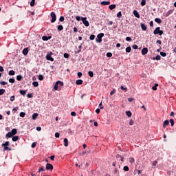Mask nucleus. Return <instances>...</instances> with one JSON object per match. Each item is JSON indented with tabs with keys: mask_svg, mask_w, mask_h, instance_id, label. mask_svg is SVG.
Here are the masks:
<instances>
[{
	"mask_svg": "<svg viewBox=\"0 0 176 176\" xmlns=\"http://www.w3.org/2000/svg\"><path fill=\"white\" fill-rule=\"evenodd\" d=\"M64 86V83L60 80L57 81L54 85V90H61V87Z\"/></svg>",
	"mask_w": 176,
	"mask_h": 176,
	"instance_id": "f257e3e1",
	"label": "nucleus"
},
{
	"mask_svg": "<svg viewBox=\"0 0 176 176\" xmlns=\"http://www.w3.org/2000/svg\"><path fill=\"white\" fill-rule=\"evenodd\" d=\"M154 35L160 34L162 36L163 34V30H160V27H157L155 30L153 31Z\"/></svg>",
	"mask_w": 176,
	"mask_h": 176,
	"instance_id": "f03ea898",
	"label": "nucleus"
},
{
	"mask_svg": "<svg viewBox=\"0 0 176 176\" xmlns=\"http://www.w3.org/2000/svg\"><path fill=\"white\" fill-rule=\"evenodd\" d=\"M104 36V33H100L99 34H98L97 36V38H96V42H98V43H101V42H102V38Z\"/></svg>",
	"mask_w": 176,
	"mask_h": 176,
	"instance_id": "7ed1b4c3",
	"label": "nucleus"
},
{
	"mask_svg": "<svg viewBox=\"0 0 176 176\" xmlns=\"http://www.w3.org/2000/svg\"><path fill=\"white\" fill-rule=\"evenodd\" d=\"M50 16L52 17L51 23H56V20H57V16H56V13H54V12H52Z\"/></svg>",
	"mask_w": 176,
	"mask_h": 176,
	"instance_id": "20e7f679",
	"label": "nucleus"
},
{
	"mask_svg": "<svg viewBox=\"0 0 176 176\" xmlns=\"http://www.w3.org/2000/svg\"><path fill=\"white\" fill-rule=\"evenodd\" d=\"M81 20L84 24V25H85V27H89V25H90V23H89V21H87V18L86 17H82Z\"/></svg>",
	"mask_w": 176,
	"mask_h": 176,
	"instance_id": "39448f33",
	"label": "nucleus"
},
{
	"mask_svg": "<svg viewBox=\"0 0 176 176\" xmlns=\"http://www.w3.org/2000/svg\"><path fill=\"white\" fill-rule=\"evenodd\" d=\"M52 54H53L52 52H50V54H47L46 60H47L48 61H54V58H53V57H52Z\"/></svg>",
	"mask_w": 176,
	"mask_h": 176,
	"instance_id": "423d86ee",
	"label": "nucleus"
},
{
	"mask_svg": "<svg viewBox=\"0 0 176 176\" xmlns=\"http://www.w3.org/2000/svg\"><path fill=\"white\" fill-rule=\"evenodd\" d=\"M46 170H53V165L52 164L47 163L46 164Z\"/></svg>",
	"mask_w": 176,
	"mask_h": 176,
	"instance_id": "0eeeda50",
	"label": "nucleus"
},
{
	"mask_svg": "<svg viewBox=\"0 0 176 176\" xmlns=\"http://www.w3.org/2000/svg\"><path fill=\"white\" fill-rule=\"evenodd\" d=\"M142 56H145V54H148V48L144 47L142 50Z\"/></svg>",
	"mask_w": 176,
	"mask_h": 176,
	"instance_id": "6e6552de",
	"label": "nucleus"
},
{
	"mask_svg": "<svg viewBox=\"0 0 176 176\" xmlns=\"http://www.w3.org/2000/svg\"><path fill=\"white\" fill-rule=\"evenodd\" d=\"M42 39H43V41H49V40L52 39V36H43L42 37Z\"/></svg>",
	"mask_w": 176,
	"mask_h": 176,
	"instance_id": "1a4fd4ad",
	"label": "nucleus"
},
{
	"mask_svg": "<svg viewBox=\"0 0 176 176\" xmlns=\"http://www.w3.org/2000/svg\"><path fill=\"white\" fill-rule=\"evenodd\" d=\"M133 14L135 17H137V19H140V14L138 13V11L137 10H133Z\"/></svg>",
	"mask_w": 176,
	"mask_h": 176,
	"instance_id": "9d476101",
	"label": "nucleus"
},
{
	"mask_svg": "<svg viewBox=\"0 0 176 176\" xmlns=\"http://www.w3.org/2000/svg\"><path fill=\"white\" fill-rule=\"evenodd\" d=\"M140 25H141V28L143 31H146V30L148 29L146 25L144 23H141Z\"/></svg>",
	"mask_w": 176,
	"mask_h": 176,
	"instance_id": "9b49d317",
	"label": "nucleus"
},
{
	"mask_svg": "<svg viewBox=\"0 0 176 176\" xmlns=\"http://www.w3.org/2000/svg\"><path fill=\"white\" fill-rule=\"evenodd\" d=\"M38 116H39V114H38V113H33L32 118L33 120H36V118H38Z\"/></svg>",
	"mask_w": 176,
	"mask_h": 176,
	"instance_id": "f8f14e48",
	"label": "nucleus"
},
{
	"mask_svg": "<svg viewBox=\"0 0 176 176\" xmlns=\"http://www.w3.org/2000/svg\"><path fill=\"white\" fill-rule=\"evenodd\" d=\"M8 75H10V76H14V75H16V72H14V70H10L8 72Z\"/></svg>",
	"mask_w": 176,
	"mask_h": 176,
	"instance_id": "ddd939ff",
	"label": "nucleus"
},
{
	"mask_svg": "<svg viewBox=\"0 0 176 176\" xmlns=\"http://www.w3.org/2000/svg\"><path fill=\"white\" fill-rule=\"evenodd\" d=\"M10 145V142H6L5 143H3L1 144V146L6 147V146H9Z\"/></svg>",
	"mask_w": 176,
	"mask_h": 176,
	"instance_id": "4468645a",
	"label": "nucleus"
},
{
	"mask_svg": "<svg viewBox=\"0 0 176 176\" xmlns=\"http://www.w3.org/2000/svg\"><path fill=\"white\" fill-rule=\"evenodd\" d=\"M168 124H170V121H168V120H165L164 122V124H163V127H166V126H168Z\"/></svg>",
	"mask_w": 176,
	"mask_h": 176,
	"instance_id": "2eb2a0df",
	"label": "nucleus"
},
{
	"mask_svg": "<svg viewBox=\"0 0 176 176\" xmlns=\"http://www.w3.org/2000/svg\"><path fill=\"white\" fill-rule=\"evenodd\" d=\"M6 138H12V137H13V135L12 134V132H8L6 135Z\"/></svg>",
	"mask_w": 176,
	"mask_h": 176,
	"instance_id": "dca6fc26",
	"label": "nucleus"
},
{
	"mask_svg": "<svg viewBox=\"0 0 176 176\" xmlns=\"http://www.w3.org/2000/svg\"><path fill=\"white\" fill-rule=\"evenodd\" d=\"M23 54L24 56H27V54H28V48L23 49Z\"/></svg>",
	"mask_w": 176,
	"mask_h": 176,
	"instance_id": "f3484780",
	"label": "nucleus"
},
{
	"mask_svg": "<svg viewBox=\"0 0 176 176\" xmlns=\"http://www.w3.org/2000/svg\"><path fill=\"white\" fill-rule=\"evenodd\" d=\"M126 116H128V118H131V116L133 115V113L130 111H126Z\"/></svg>",
	"mask_w": 176,
	"mask_h": 176,
	"instance_id": "a211bd4d",
	"label": "nucleus"
},
{
	"mask_svg": "<svg viewBox=\"0 0 176 176\" xmlns=\"http://www.w3.org/2000/svg\"><path fill=\"white\" fill-rule=\"evenodd\" d=\"M11 133L12 134V136H13V135H16V134H17V129H13L11 131Z\"/></svg>",
	"mask_w": 176,
	"mask_h": 176,
	"instance_id": "6ab92c4d",
	"label": "nucleus"
},
{
	"mask_svg": "<svg viewBox=\"0 0 176 176\" xmlns=\"http://www.w3.org/2000/svg\"><path fill=\"white\" fill-rule=\"evenodd\" d=\"M155 23H157L158 24H162V19H160V18H155Z\"/></svg>",
	"mask_w": 176,
	"mask_h": 176,
	"instance_id": "aec40b11",
	"label": "nucleus"
},
{
	"mask_svg": "<svg viewBox=\"0 0 176 176\" xmlns=\"http://www.w3.org/2000/svg\"><path fill=\"white\" fill-rule=\"evenodd\" d=\"M100 3H101V5H103L104 6H105L107 5H110L111 2H109V1H102Z\"/></svg>",
	"mask_w": 176,
	"mask_h": 176,
	"instance_id": "412c9836",
	"label": "nucleus"
},
{
	"mask_svg": "<svg viewBox=\"0 0 176 176\" xmlns=\"http://www.w3.org/2000/svg\"><path fill=\"white\" fill-rule=\"evenodd\" d=\"M116 157H117V159H120L121 162H124V157H122V155L117 154Z\"/></svg>",
	"mask_w": 176,
	"mask_h": 176,
	"instance_id": "4be33fe9",
	"label": "nucleus"
},
{
	"mask_svg": "<svg viewBox=\"0 0 176 176\" xmlns=\"http://www.w3.org/2000/svg\"><path fill=\"white\" fill-rule=\"evenodd\" d=\"M19 93L21 96H25V94H27V91L20 90Z\"/></svg>",
	"mask_w": 176,
	"mask_h": 176,
	"instance_id": "5701e85b",
	"label": "nucleus"
},
{
	"mask_svg": "<svg viewBox=\"0 0 176 176\" xmlns=\"http://www.w3.org/2000/svg\"><path fill=\"white\" fill-rule=\"evenodd\" d=\"M109 8L110 10H113V9H115L116 8V5L111 4V5L109 6Z\"/></svg>",
	"mask_w": 176,
	"mask_h": 176,
	"instance_id": "b1692460",
	"label": "nucleus"
},
{
	"mask_svg": "<svg viewBox=\"0 0 176 176\" xmlns=\"http://www.w3.org/2000/svg\"><path fill=\"white\" fill-rule=\"evenodd\" d=\"M83 83V80H77L76 81V85H82Z\"/></svg>",
	"mask_w": 176,
	"mask_h": 176,
	"instance_id": "393cba45",
	"label": "nucleus"
},
{
	"mask_svg": "<svg viewBox=\"0 0 176 176\" xmlns=\"http://www.w3.org/2000/svg\"><path fill=\"white\" fill-rule=\"evenodd\" d=\"M129 163H131V164H133V163H134V162H135V160L133 157H131L129 159Z\"/></svg>",
	"mask_w": 176,
	"mask_h": 176,
	"instance_id": "a878e982",
	"label": "nucleus"
},
{
	"mask_svg": "<svg viewBox=\"0 0 176 176\" xmlns=\"http://www.w3.org/2000/svg\"><path fill=\"white\" fill-rule=\"evenodd\" d=\"M63 30H64V27L63 26V25H58V30L63 31Z\"/></svg>",
	"mask_w": 176,
	"mask_h": 176,
	"instance_id": "bb28decb",
	"label": "nucleus"
},
{
	"mask_svg": "<svg viewBox=\"0 0 176 176\" xmlns=\"http://www.w3.org/2000/svg\"><path fill=\"white\" fill-rule=\"evenodd\" d=\"M32 85H33V86H34V87H38V86H39V83H38V82H36V81H34V82H32Z\"/></svg>",
	"mask_w": 176,
	"mask_h": 176,
	"instance_id": "cd10ccee",
	"label": "nucleus"
},
{
	"mask_svg": "<svg viewBox=\"0 0 176 176\" xmlns=\"http://www.w3.org/2000/svg\"><path fill=\"white\" fill-rule=\"evenodd\" d=\"M140 5L141 6H145L146 5V0H142Z\"/></svg>",
	"mask_w": 176,
	"mask_h": 176,
	"instance_id": "c85d7f7f",
	"label": "nucleus"
},
{
	"mask_svg": "<svg viewBox=\"0 0 176 176\" xmlns=\"http://www.w3.org/2000/svg\"><path fill=\"white\" fill-rule=\"evenodd\" d=\"M64 146H68V139H67V138L64 139Z\"/></svg>",
	"mask_w": 176,
	"mask_h": 176,
	"instance_id": "c756f323",
	"label": "nucleus"
},
{
	"mask_svg": "<svg viewBox=\"0 0 176 176\" xmlns=\"http://www.w3.org/2000/svg\"><path fill=\"white\" fill-rule=\"evenodd\" d=\"M88 75H89V76H90V78H93V76H94V73L91 71H89L88 72Z\"/></svg>",
	"mask_w": 176,
	"mask_h": 176,
	"instance_id": "7c9ffc66",
	"label": "nucleus"
},
{
	"mask_svg": "<svg viewBox=\"0 0 176 176\" xmlns=\"http://www.w3.org/2000/svg\"><path fill=\"white\" fill-rule=\"evenodd\" d=\"M38 79V80H43V79H45V78L43 77V76L42 74H39Z\"/></svg>",
	"mask_w": 176,
	"mask_h": 176,
	"instance_id": "2f4dec72",
	"label": "nucleus"
},
{
	"mask_svg": "<svg viewBox=\"0 0 176 176\" xmlns=\"http://www.w3.org/2000/svg\"><path fill=\"white\" fill-rule=\"evenodd\" d=\"M171 13H173V11L171 10H168L166 14V17H168V16H170V14H171Z\"/></svg>",
	"mask_w": 176,
	"mask_h": 176,
	"instance_id": "473e14b6",
	"label": "nucleus"
},
{
	"mask_svg": "<svg viewBox=\"0 0 176 176\" xmlns=\"http://www.w3.org/2000/svg\"><path fill=\"white\" fill-rule=\"evenodd\" d=\"M19 140V136H14L12 138V141H14V142H16V141Z\"/></svg>",
	"mask_w": 176,
	"mask_h": 176,
	"instance_id": "72a5a7b5",
	"label": "nucleus"
},
{
	"mask_svg": "<svg viewBox=\"0 0 176 176\" xmlns=\"http://www.w3.org/2000/svg\"><path fill=\"white\" fill-rule=\"evenodd\" d=\"M21 79H23V76L22 75H18L16 76V80H17L20 81V80H21Z\"/></svg>",
	"mask_w": 176,
	"mask_h": 176,
	"instance_id": "f704fd0d",
	"label": "nucleus"
},
{
	"mask_svg": "<svg viewBox=\"0 0 176 176\" xmlns=\"http://www.w3.org/2000/svg\"><path fill=\"white\" fill-rule=\"evenodd\" d=\"M96 38V35L94 34H91L90 36H89V39L91 41H94V39Z\"/></svg>",
	"mask_w": 176,
	"mask_h": 176,
	"instance_id": "c9c22d12",
	"label": "nucleus"
},
{
	"mask_svg": "<svg viewBox=\"0 0 176 176\" xmlns=\"http://www.w3.org/2000/svg\"><path fill=\"white\" fill-rule=\"evenodd\" d=\"M130 52H131V47H127L126 48V53H130Z\"/></svg>",
	"mask_w": 176,
	"mask_h": 176,
	"instance_id": "e433bc0d",
	"label": "nucleus"
},
{
	"mask_svg": "<svg viewBox=\"0 0 176 176\" xmlns=\"http://www.w3.org/2000/svg\"><path fill=\"white\" fill-rule=\"evenodd\" d=\"M123 170H124V171H129L130 170V168H129V166H124Z\"/></svg>",
	"mask_w": 176,
	"mask_h": 176,
	"instance_id": "4c0bfd02",
	"label": "nucleus"
},
{
	"mask_svg": "<svg viewBox=\"0 0 176 176\" xmlns=\"http://www.w3.org/2000/svg\"><path fill=\"white\" fill-rule=\"evenodd\" d=\"M160 56H162V57H166V56H167V54L166 52H160Z\"/></svg>",
	"mask_w": 176,
	"mask_h": 176,
	"instance_id": "58836bf2",
	"label": "nucleus"
},
{
	"mask_svg": "<svg viewBox=\"0 0 176 176\" xmlns=\"http://www.w3.org/2000/svg\"><path fill=\"white\" fill-rule=\"evenodd\" d=\"M160 58H162V56L157 55L155 58H153V60H160Z\"/></svg>",
	"mask_w": 176,
	"mask_h": 176,
	"instance_id": "ea45409f",
	"label": "nucleus"
},
{
	"mask_svg": "<svg viewBox=\"0 0 176 176\" xmlns=\"http://www.w3.org/2000/svg\"><path fill=\"white\" fill-rule=\"evenodd\" d=\"M6 90L4 89H0V96H2V94H4Z\"/></svg>",
	"mask_w": 176,
	"mask_h": 176,
	"instance_id": "a19ab883",
	"label": "nucleus"
},
{
	"mask_svg": "<svg viewBox=\"0 0 176 176\" xmlns=\"http://www.w3.org/2000/svg\"><path fill=\"white\" fill-rule=\"evenodd\" d=\"M117 17L118 19H120L122 17V12H119L118 13H117Z\"/></svg>",
	"mask_w": 176,
	"mask_h": 176,
	"instance_id": "79ce46f5",
	"label": "nucleus"
},
{
	"mask_svg": "<svg viewBox=\"0 0 176 176\" xmlns=\"http://www.w3.org/2000/svg\"><path fill=\"white\" fill-rule=\"evenodd\" d=\"M9 82L10 83H14V82H16V80H14V78H10Z\"/></svg>",
	"mask_w": 176,
	"mask_h": 176,
	"instance_id": "37998d69",
	"label": "nucleus"
},
{
	"mask_svg": "<svg viewBox=\"0 0 176 176\" xmlns=\"http://www.w3.org/2000/svg\"><path fill=\"white\" fill-rule=\"evenodd\" d=\"M30 6H35V0H32L31 1Z\"/></svg>",
	"mask_w": 176,
	"mask_h": 176,
	"instance_id": "c03bdc74",
	"label": "nucleus"
},
{
	"mask_svg": "<svg viewBox=\"0 0 176 176\" xmlns=\"http://www.w3.org/2000/svg\"><path fill=\"white\" fill-rule=\"evenodd\" d=\"M19 116H21V118H24L25 116V113L24 112H21Z\"/></svg>",
	"mask_w": 176,
	"mask_h": 176,
	"instance_id": "a18cd8bd",
	"label": "nucleus"
},
{
	"mask_svg": "<svg viewBox=\"0 0 176 176\" xmlns=\"http://www.w3.org/2000/svg\"><path fill=\"white\" fill-rule=\"evenodd\" d=\"M116 93V89H113L111 92H110V96H113V94Z\"/></svg>",
	"mask_w": 176,
	"mask_h": 176,
	"instance_id": "49530a36",
	"label": "nucleus"
},
{
	"mask_svg": "<svg viewBox=\"0 0 176 176\" xmlns=\"http://www.w3.org/2000/svg\"><path fill=\"white\" fill-rule=\"evenodd\" d=\"M3 151H12V148H9L8 146H6V147L3 148Z\"/></svg>",
	"mask_w": 176,
	"mask_h": 176,
	"instance_id": "de8ad7c7",
	"label": "nucleus"
},
{
	"mask_svg": "<svg viewBox=\"0 0 176 176\" xmlns=\"http://www.w3.org/2000/svg\"><path fill=\"white\" fill-rule=\"evenodd\" d=\"M0 85H1L2 86H5V85H8V82H6L5 81H1Z\"/></svg>",
	"mask_w": 176,
	"mask_h": 176,
	"instance_id": "09e8293b",
	"label": "nucleus"
},
{
	"mask_svg": "<svg viewBox=\"0 0 176 176\" xmlns=\"http://www.w3.org/2000/svg\"><path fill=\"white\" fill-rule=\"evenodd\" d=\"M170 124H171L172 126H174V119L171 118V119L170 120Z\"/></svg>",
	"mask_w": 176,
	"mask_h": 176,
	"instance_id": "8fccbe9b",
	"label": "nucleus"
},
{
	"mask_svg": "<svg viewBox=\"0 0 176 176\" xmlns=\"http://www.w3.org/2000/svg\"><path fill=\"white\" fill-rule=\"evenodd\" d=\"M126 41L127 42H131V41H133V39H131V37H126Z\"/></svg>",
	"mask_w": 176,
	"mask_h": 176,
	"instance_id": "3c124183",
	"label": "nucleus"
},
{
	"mask_svg": "<svg viewBox=\"0 0 176 176\" xmlns=\"http://www.w3.org/2000/svg\"><path fill=\"white\" fill-rule=\"evenodd\" d=\"M63 57H65V58H68L69 57V54H68L67 53H65Z\"/></svg>",
	"mask_w": 176,
	"mask_h": 176,
	"instance_id": "603ef678",
	"label": "nucleus"
},
{
	"mask_svg": "<svg viewBox=\"0 0 176 176\" xmlns=\"http://www.w3.org/2000/svg\"><path fill=\"white\" fill-rule=\"evenodd\" d=\"M76 20H77V21H80V20H82V18L79 16H76Z\"/></svg>",
	"mask_w": 176,
	"mask_h": 176,
	"instance_id": "864d4df0",
	"label": "nucleus"
},
{
	"mask_svg": "<svg viewBox=\"0 0 176 176\" xmlns=\"http://www.w3.org/2000/svg\"><path fill=\"white\" fill-rule=\"evenodd\" d=\"M27 97H28V98H32V97H33L32 94H28Z\"/></svg>",
	"mask_w": 176,
	"mask_h": 176,
	"instance_id": "5fc2aeb1",
	"label": "nucleus"
},
{
	"mask_svg": "<svg viewBox=\"0 0 176 176\" xmlns=\"http://www.w3.org/2000/svg\"><path fill=\"white\" fill-rule=\"evenodd\" d=\"M55 137H56V138H60V133L58 132H56L55 133Z\"/></svg>",
	"mask_w": 176,
	"mask_h": 176,
	"instance_id": "6e6d98bb",
	"label": "nucleus"
},
{
	"mask_svg": "<svg viewBox=\"0 0 176 176\" xmlns=\"http://www.w3.org/2000/svg\"><path fill=\"white\" fill-rule=\"evenodd\" d=\"M134 124V121L133 120H131L129 121V126H133Z\"/></svg>",
	"mask_w": 176,
	"mask_h": 176,
	"instance_id": "4d7b16f0",
	"label": "nucleus"
},
{
	"mask_svg": "<svg viewBox=\"0 0 176 176\" xmlns=\"http://www.w3.org/2000/svg\"><path fill=\"white\" fill-rule=\"evenodd\" d=\"M41 171H45V168H43V167L39 168L38 173H41Z\"/></svg>",
	"mask_w": 176,
	"mask_h": 176,
	"instance_id": "13d9d810",
	"label": "nucleus"
},
{
	"mask_svg": "<svg viewBox=\"0 0 176 176\" xmlns=\"http://www.w3.org/2000/svg\"><path fill=\"white\" fill-rule=\"evenodd\" d=\"M107 57H111L112 56V54L111 52H108L106 54Z\"/></svg>",
	"mask_w": 176,
	"mask_h": 176,
	"instance_id": "bf43d9fd",
	"label": "nucleus"
},
{
	"mask_svg": "<svg viewBox=\"0 0 176 176\" xmlns=\"http://www.w3.org/2000/svg\"><path fill=\"white\" fill-rule=\"evenodd\" d=\"M64 20H65L64 16H60L59 19V21H61V22L64 21Z\"/></svg>",
	"mask_w": 176,
	"mask_h": 176,
	"instance_id": "052dcab7",
	"label": "nucleus"
},
{
	"mask_svg": "<svg viewBox=\"0 0 176 176\" xmlns=\"http://www.w3.org/2000/svg\"><path fill=\"white\" fill-rule=\"evenodd\" d=\"M36 146V143L33 142V143L32 144V148H35Z\"/></svg>",
	"mask_w": 176,
	"mask_h": 176,
	"instance_id": "680f3d73",
	"label": "nucleus"
},
{
	"mask_svg": "<svg viewBox=\"0 0 176 176\" xmlns=\"http://www.w3.org/2000/svg\"><path fill=\"white\" fill-rule=\"evenodd\" d=\"M132 47H133V49H138V45H133V46H132Z\"/></svg>",
	"mask_w": 176,
	"mask_h": 176,
	"instance_id": "e2e57ef3",
	"label": "nucleus"
},
{
	"mask_svg": "<svg viewBox=\"0 0 176 176\" xmlns=\"http://www.w3.org/2000/svg\"><path fill=\"white\" fill-rule=\"evenodd\" d=\"M71 115H72V116H76V113L74 112V111H72V112L71 113Z\"/></svg>",
	"mask_w": 176,
	"mask_h": 176,
	"instance_id": "0e129e2a",
	"label": "nucleus"
},
{
	"mask_svg": "<svg viewBox=\"0 0 176 176\" xmlns=\"http://www.w3.org/2000/svg\"><path fill=\"white\" fill-rule=\"evenodd\" d=\"M77 75L78 78H82V72H78Z\"/></svg>",
	"mask_w": 176,
	"mask_h": 176,
	"instance_id": "69168bd1",
	"label": "nucleus"
},
{
	"mask_svg": "<svg viewBox=\"0 0 176 176\" xmlns=\"http://www.w3.org/2000/svg\"><path fill=\"white\" fill-rule=\"evenodd\" d=\"M10 101H14V96L10 97Z\"/></svg>",
	"mask_w": 176,
	"mask_h": 176,
	"instance_id": "338daca9",
	"label": "nucleus"
},
{
	"mask_svg": "<svg viewBox=\"0 0 176 176\" xmlns=\"http://www.w3.org/2000/svg\"><path fill=\"white\" fill-rule=\"evenodd\" d=\"M150 27H153V21H150Z\"/></svg>",
	"mask_w": 176,
	"mask_h": 176,
	"instance_id": "774afa93",
	"label": "nucleus"
}]
</instances>
